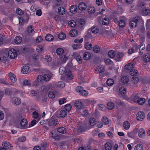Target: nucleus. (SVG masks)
<instances>
[{
  "mask_svg": "<svg viewBox=\"0 0 150 150\" xmlns=\"http://www.w3.org/2000/svg\"><path fill=\"white\" fill-rule=\"evenodd\" d=\"M77 7L75 5L72 6L70 8V11L73 13H74L76 12Z\"/></svg>",
  "mask_w": 150,
  "mask_h": 150,
  "instance_id": "nucleus-28",
  "label": "nucleus"
},
{
  "mask_svg": "<svg viewBox=\"0 0 150 150\" xmlns=\"http://www.w3.org/2000/svg\"><path fill=\"white\" fill-rule=\"evenodd\" d=\"M16 44H19L22 41V38L19 36H17L14 40Z\"/></svg>",
  "mask_w": 150,
  "mask_h": 150,
  "instance_id": "nucleus-35",
  "label": "nucleus"
},
{
  "mask_svg": "<svg viewBox=\"0 0 150 150\" xmlns=\"http://www.w3.org/2000/svg\"><path fill=\"white\" fill-rule=\"evenodd\" d=\"M56 132L54 131H52L51 132V135L50 136L52 138L54 139H56V137H58V136H56Z\"/></svg>",
  "mask_w": 150,
  "mask_h": 150,
  "instance_id": "nucleus-61",
  "label": "nucleus"
},
{
  "mask_svg": "<svg viewBox=\"0 0 150 150\" xmlns=\"http://www.w3.org/2000/svg\"><path fill=\"white\" fill-rule=\"evenodd\" d=\"M56 86L57 87L63 88L64 87L65 84L63 82L59 81L57 83Z\"/></svg>",
  "mask_w": 150,
  "mask_h": 150,
  "instance_id": "nucleus-46",
  "label": "nucleus"
},
{
  "mask_svg": "<svg viewBox=\"0 0 150 150\" xmlns=\"http://www.w3.org/2000/svg\"><path fill=\"white\" fill-rule=\"evenodd\" d=\"M85 48L87 50H90L92 48V44L89 43H87L85 45Z\"/></svg>",
  "mask_w": 150,
  "mask_h": 150,
  "instance_id": "nucleus-52",
  "label": "nucleus"
},
{
  "mask_svg": "<svg viewBox=\"0 0 150 150\" xmlns=\"http://www.w3.org/2000/svg\"><path fill=\"white\" fill-rule=\"evenodd\" d=\"M38 81H49L51 79L50 76L48 74H46L43 76L41 75H38L37 77Z\"/></svg>",
  "mask_w": 150,
  "mask_h": 150,
  "instance_id": "nucleus-2",
  "label": "nucleus"
},
{
  "mask_svg": "<svg viewBox=\"0 0 150 150\" xmlns=\"http://www.w3.org/2000/svg\"><path fill=\"white\" fill-rule=\"evenodd\" d=\"M141 17L140 16H137L133 18L129 23V25L132 28L136 27L137 25V23L141 19Z\"/></svg>",
  "mask_w": 150,
  "mask_h": 150,
  "instance_id": "nucleus-1",
  "label": "nucleus"
},
{
  "mask_svg": "<svg viewBox=\"0 0 150 150\" xmlns=\"http://www.w3.org/2000/svg\"><path fill=\"white\" fill-rule=\"evenodd\" d=\"M105 150H111L112 149V145L111 143L108 142L105 145Z\"/></svg>",
  "mask_w": 150,
  "mask_h": 150,
  "instance_id": "nucleus-31",
  "label": "nucleus"
},
{
  "mask_svg": "<svg viewBox=\"0 0 150 150\" xmlns=\"http://www.w3.org/2000/svg\"><path fill=\"white\" fill-rule=\"evenodd\" d=\"M82 47V46L80 44H75L72 45V47L73 49H76L78 48H81Z\"/></svg>",
  "mask_w": 150,
  "mask_h": 150,
  "instance_id": "nucleus-60",
  "label": "nucleus"
},
{
  "mask_svg": "<svg viewBox=\"0 0 150 150\" xmlns=\"http://www.w3.org/2000/svg\"><path fill=\"white\" fill-rule=\"evenodd\" d=\"M120 93L118 94L119 96L121 97L126 94V90L125 88L124 87H122L119 89Z\"/></svg>",
  "mask_w": 150,
  "mask_h": 150,
  "instance_id": "nucleus-13",
  "label": "nucleus"
},
{
  "mask_svg": "<svg viewBox=\"0 0 150 150\" xmlns=\"http://www.w3.org/2000/svg\"><path fill=\"white\" fill-rule=\"evenodd\" d=\"M139 98H140V97L138 95L136 94L133 96L132 99L135 103H137Z\"/></svg>",
  "mask_w": 150,
  "mask_h": 150,
  "instance_id": "nucleus-36",
  "label": "nucleus"
},
{
  "mask_svg": "<svg viewBox=\"0 0 150 150\" xmlns=\"http://www.w3.org/2000/svg\"><path fill=\"white\" fill-rule=\"evenodd\" d=\"M82 116L84 117L89 115V113L88 110H83L81 113Z\"/></svg>",
  "mask_w": 150,
  "mask_h": 150,
  "instance_id": "nucleus-37",
  "label": "nucleus"
},
{
  "mask_svg": "<svg viewBox=\"0 0 150 150\" xmlns=\"http://www.w3.org/2000/svg\"><path fill=\"white\" fill-rule=\"evenodd\" d=\"M83 88L81 86H77L76 88V91L79 92V93L81 92V91L83 90Z\"/></svg>",
  "mask_w": 150,
  "mask_h": 150,
  "instance_id": "nucleus-63",
  "label": "nucleus"
},
{
  "mask_svg": "<svg viewBox=\"0 0 150 150\" xmlns=\"http://www.w3.org/2000/svg\"><path fill=\"white\" fill-rule=\"evenodd\" d=\"M110 20L108 18H105L102 21V24L105 25H108L109 23Z\"/></svg>",
  "mask_w": 150,
  "mask_h": 150,
  "instance_id": "nucleus-34",
  "label": "nucleus"
},
{
  "mask_svg": "<svg viewBox=\"0 0 150 150\" xmlns=\"http://www.w3.org/2000/svg\"><path fill=\"white\" fill-rule=\"evenodd\" d=\"M78 8L79 10L81 11L84 10L86 8V5L85 3L81 2L79 4Z\"/></svg>",
  "mask_w": 150,
  "mask_h": 150,
  "instance_id": "nucleus-16",
  "label": "nucleus"
},
{
  "mask_svg": "<svg viewBox=\"0 0 150 150\" xmlns=\"http://www.w3.org/2000/svg\"><path fill=\"white\" fill-rule=\"evenodd\" d=\"M67 111L65 110L62 109L59 112V115L61 117H64L67 115Z\"/></svg>",
  "mask_w": 150,
  "mask_h": 150,
  "instance_id": "nucleus-21",
  "label": "nucleus"
},
{
  "mask_svg": "<svg viewBox=\"0 0 150 150\" xmlns=\"http://www.w3.org/2000/svg\"><path fill=\"white\" fill-rule=\"evenodd\" d=\"M2 145L4 147V148L6 149V150H10L12 147V145L8 142H3L2 143Z\"/></svg>",
  "mask_w": 150,
  "mask_h": 150,
  "instance_id": "nucleus-11",
  "label": "nucleus"
},
{
  "mask_svg": "<svg viewBox=\"0 0 150 150\" xmlns=\"http://www.w3.org/2000/svg\"><path fill=\"white\" fill-rule=\"evenodd\" d=\"M143 148V147L142 144H139L135 146L134 150H142Z\"/></svg>",
  "mask_w": 150,
  "mask_h": 150,
  "instance_id": "nucleus-39",
  "label": "nucleus"
},
{
  "mask_svg": "<svg viewBox=\"0 0 150 150\" xmlns=\"http://www.w3.org/2000/svg\"><path fill=\"white\" fill-rule=\"evenodd\" d=\"M71 106L70 104H68L64 106V108L66 111H69L71 108Z\"/></svg>",
  "mask_w": 150,
  "mask_h": 150,
  "instance_id": "nucleus-58",
  "label": "nucleus"
},
{
  "mask_svg": "<svg viewBox=\"0 0 150 150\" xmlns=\"http://www.w3.org/2000/svg\"><path fill=\"white\" fill-rule=\"evenodd\" d=\"M115 102L118 105H124V103L123 102L121 101L119 99H115Z\"/></svg>",
  "mask_w": 150,
  "mask_h": 150,
  "instance_id": "nucleus-56",
  "label": "nucleus"
},
{
  "mask_svg": "<svg viewBox=\"0 0 150 150\" xmlns=\"http://www.w3.org/2000/svg\"><path fill=\"white\" fill-rule=\"evenodd\" d=\"M16 11L17 14L20 15H22L24 14V12L19 8L17 9Z\"/></svg>",
  "mask_w": 150,
  "mask_h": 150,
  "instance_id": "nucleus-64",
  "label": "nucleus"
},
{
  "mask_svg": "<svg viewBox=\"0 0 150 150\" xmlns=\"http://www.w3.org/2000/svg\"><path fill=\"white\" fill-rule=\"evenodd\" d=\"M34 27L32 25H30L28 27L27 31L28 33H31L34 31Z\"/></svg>",
  "mask_w": 150,
  "mask_h": 150,
  "instance_id": "nucleus-55",
  "label": "nucleus"
},
{
  "mask_svg": "<svg viewBox=\"0 0 150 150\" xmlns=\"http://www.w3.org/2000/svg\"><path fill=\"white\" fill-rule=\"evenodd\" d=\"M11 103L15 105H18L21 103V99L19 98L14 97L12 99Z\"/></svg>",
  "mask_w": 150,
  "mask_h": 150,
  "instance_id": "nucleus-4",
  "label": "nucleus"
},
{
  "mask_svg": "<svg viewBox=\"0 0 150 150\" xmlns=\"http://www.w3.org/2000/svg\"><path fill=\"white\" fill-rule=\"evenodd\" d=\"M105 70V67L103 66H98L96 68L95 71H97V73L100 74V76H101L102 74Z\"/></svg>",
  "mask_w": 150,
  "mask_h": 150,
  "instance_id": "nucleus-8",
  "label": "nucleus"
},
{
  "mask_svg": "<svg viewBox=\"0 0 150 150\" xmlns=\"http://www.w3.org/2000/svg\"><path fill=\"white\" fill-rule=\"evenodd\" d=\"M118 22L119 26L120 27H123L125 25V23L124 20H120Z\"/></svg>",
  "mask_w": 150,
  "mask_h": 150,
  "instance_id": "nucleus-43",
  "label": "nucleus"
},
{
  "mask_svg": "<svg viewBox=\"0 0 150 150\" xmlns=\"http://www.w3.org/2000/svg\"><path fill=\"white\" fill-rule=\"evenodd\" d=\"M145 117V114L143 111L138 112L137 115V120L142 121Z\"/></svg>",
  "mask_w": 150,
  "mask_h": 150,
  "instance_id": "nucleus-7",
  "label": "nucleus"
},
{
  "mask_svg": "<svg viewBox=\"0 0 150 150\" xmlns=\"http://www.w3.org/2000/svg\"><path fill=\"white\" fill-rule=\"evenodd\" d=\"M129 73L131 75L134 76L137 74L138 73V71L137 70H134V71H133V69H132V70H131L130 71Z\"/></svg>",
  "mask_w": 150,
  "mask_h": 150,
  "instance_id": "nucleus-59",
  "label": "nucleus"
},
{
  "mask_svg": "<svg viewBox=\"0 0 150 150\" xmlns=\"http://www.w3.org/2000/svg\"><path fill=\"white\" fill-rule=\"evenodd\" d=\"M18 121H20L21 120L20 124L23 129H25L26 126L28 123L27 120L25 119H22V117H20L18 119Z\"/></svg>",
  "mask_w": 150,
  "mask_h": 150,
  "instance_id": "nucleus-6",
  "label": "nucleus"
},
{
  "mask_svg": "<svg viewBox=\"0 0 150 150\" xmlns=\"http://www.w3.org/2000/svg\"><path fill=\"white\" fill-rule=\"evenodd\" d=\"M45 39L47 41H51L53 40L54 37L52 35L48 34L46 36Z\"/></svg>",
  "mask_w": 150,
  "mask_h": 150,
  "instance_id": "nucleus-26",
  "label": "nucleus"
},
{
  "mask_svg": "<svg viewBox=\"0 0 150 150\" xmlns=\"http://www.w3.org/2000/svg\"><path fill=\"white\" fill-rule=\"evenodd\" d=\"M114 82V80L110 79H108L106 81L107 85L109 86H111L113 85Z\"/></svg>",
  "mask_w": 150,
  "mask_h": 150,
  "instance_id": "nucleus-47",
  "label": "nucleus"
},
{
  "mask_svg": "<svg viewBox=\"0 0 150 150\" xmlns=\"http://www.w3.org/2000/svg\"><path fill=\"white\" fill-rule=\"evenodd\" d=\"M92 33L96 34L98 33L99 31V28L97 27H93L91 29H90Z\"/></svg>",
  "mask_w": 150,
  "mask_h": 150,
  "instance_id": "nucleus-24",
  "label": "nucleus"
},
{
  "mask_svg": "<svg viewBox=\"0 0 150 150\" xmlns=\"http://www.w3.org/2000/svg\"><path fill=\"white\" fill-rule=\"evenodd\" d=\"M68 24L71 27L74 28L76 26V23L74 21H71L68 22Z\"/></svg>",
  "mask_w": 150,
  "mask_h": 150,
  "instance_id": "nucleus-57",
  "label": "nucleus"
},
{
  "mask_svg": "<svg viewBox=\"0 0 150 150\" xmlns=\"http://www.w3.org/2000/svg\"><path fill=\"white\" fill-rule=\"evenodd\" d=\"M8 76L11 81L13 83H15L16 81V78L15 75L12 73L10 72L8 73Z\"/></svg>",
  "mask_w": 150,
  "mask_h": 150,
  "instance_id": "nucleus-14",
  "label": "nucleus"
},
{
  "mask_svg": "<svg viewBox=\"0 0 150 150\" xmlns=\"http://www.w3.org/2000/svg\"><path fill=\"white\" fill-rule=\"evenodd\" d=\"M108 56L111 58H113L114 57H115V55L116 54L115 52L113 50H110V51L108 52Z\"/></svg>",
  "mask_w": 150,
  "mask_h": 150,
  "instance_id": "nucleus-33",
  "label": "nucleus"
},
{
  "mask_svg": "<svg viewBox=\"0 0 150 150\" xmlns=\"http://www.w3.org/2000/svg\"><path fill=\"white\" fill-rule=\"evenodd\" d=\"M70 34L71 37H74L77 35V30L75 29H73L71 30L70 32Z\"/></svg>",
  "mask_w": 150,
  "mask_h": 150,
  "instance_id": "nucleus-45",
  "label": "nucleus"
},
{
  "mask_svg": "<svg viewBox=\"0 0 150 150\" xmlns=\"http://www.w3.org/2000/svg\"><path fill=\"white\" fill-rule=\"evenodd\" d=\"M48 124L49 126L52 127L57 125L58 124V122L57 120L55 119L54 118H51L49 120Z\"/></svg>",
  "mask_w": 150,
  "mask_h": 150,
  "instance_id": "nucleus-5",
  "label": "nucleus"
},
{
  "mask_svg": "<svg viewBox=\"0 0 150 150\" xmlns=\"http://www.w3.org/2000/svg\"><path fill=\"white\" fill-rule=\"evenodd\" d=\"M59 70V72L61 75L65 74L66 71L65 68L63 67H60Z\"/></svg>",
  "mask_w": 150,
  "mask_h": 150,
  "instance_id": "nucleus-41",
  "label": "nucleus"
},
{
  "mask_svg": "<svg viewBox=\"0 0 150 150\" xmlns=\"http://www.w3.org/2000/svg\"><path fill=\"white\" fill-rule=\"evenodd\" d=\"M121 81L123 83H127L129 81L128 78L126 76H123L121 79Z\"/></svg>",
  "mask_w": 150,
  "mask_h": 150,
  "instance_id": "nucleus-38",
  "label": "nucleus"
},
{
  "mask_svg": "<svg viewBox=\"0 0 150 150\" xmlns=\"http://www.w3.org/2000/svg\"><path fill=\"white\" fill-rule=\"evenodd\" d=\"M57 131L58 132L62 134L67 133L66 129L63 127H59L57 128Z\"/></svg>",
  "mask_w": 150,
  "mask_h": 150,
  "instance_id": "nucleus-17",
  "label": "nucleus"
},
{
  "mask_svg": "<svg viewBox=\"0 0 150 150\" xmlns=\"http://www.w3.org/2000/svg\"><path fill=\"white\" fill-rule=\"evenodd\" d=\"M58 12L60 15H62L65 13V9L63 7H59L58 9Z\"/></svg>",
  "mask_w": 150,
  "mask_h": 150,
  "instance_id": "nucleus-40",
  "label": "nucleus"
},
{
  "mask_svg": "<svg viewBox=\"0 0 150 150\" xmlns=\"http://www.w3.org/2000/svg\"><path fill=\"white\" fill-rule=\"evenodd\" d=\"M96 119L92 117L89 120V123L91 126H94L96 124Z\"/></svg>",
  "mask_w": 150,
  "mask_h": 150,
  "instance_id": "nucleus-29",
  "label": "nucleus"
},
{
  "mask_svg": "<svg viewBox=\"0 0 150 150\" xmlns=\"http://www.w3.org/2000/svg\"><path fill=\"white\" fill-rule=\"evenodd\" d=\"M83 56L85 60H88L90 58L91 55L89 53L87 52L83 53Z\"/></svg>",
  "mask_w": 150,
  "mask_h": 150,
  "instance_id": "nucleus-22",
  "label": "nucleus"
},
{
  "mask_svg": "<svg viewBox=\"0 0 150 150\" xmlns=\"http://www.w3.org/2000/svg\"><path fill=\"white\" fill-rule=\"evenodd\" d=\"M145 131L143 129L141 128L139 129L138 135L139 137L142 138L145 136Z\"/></svg>",
  "mask_w": 150,
  "mask_h": 150,
  "instance_id": "nucleus-12",
  "label": "nucleus"
},
{
  "mask_svg": "<svg viewBox=\"0 0 150 150\" xmlns=\"http://www.w3.org/2000/svg\"><path fill=\"white\" fill-rule=\"evenodd\" d=\"M65 76L69 80H71L72 78V73L69 70L66 71L65 73Z\"/></svg>",
  "mask_w": 150,
  "mask_h": 150,
  "instance_id": "nucleus-20",
  "label": "nucleus"
},
{
  "mask_svg": "<svg viewBox=\"0 0 150 150\" xmlns=\"http://www.w3.org/2000/svg\"><path fill=\"white\" fill-rule=\"evenodd\" d=\"M142 12L144 15H149L150 16V9L146 8H144L142 10Z\"/></svg>",
  "mask_w": 150,
  "mask_h": 150,
  "instance_id": "nucleus-25",
  "label": "nucleus"
},
{
  "mask_svg": "<svg viewBox=\"0 0 150 150\" xmlns=\"http://www.w3.org/2000/svg\"><path fill=\"white\" fill-rule=\"evenodd\" d=\"M58 37L60 39L62 40L65 38L66 36L64 33H61L58 34Z\"/></svg>",
  "mask_w": 150,
  "mask_h": 150,
  "instance_id": "nucleus-53",
  "label": "nucleus"
},
{
  "mask_svg": "<svg viewBox=\"0 0 150 150\" xmlns=\"http://www.w3.org/2000/svg\"><path fill=\"white\" fill-rule=\"evenodd\" d=\"M74 106L78 109H81L82 108L83 104L81 101H76L74 103Z\"/></svg>",
  "mask_w": 150,
  "mask_h": 150,
  "instance_id": "nucleus-18",
  "label": "nucleus"
},
{
  "mask_svg": "<svg viewBox=\"0 0 150 150\" xmlns=\"http://www.w3.org/2000/svg\"><path fill=\"white\" fill-rule=\"evenodd\" d=\"M55 93L52 91H50L48 94V96L50 98H54L55 97Z\"/></svg>",
  "mask_w": 150,
  "mask_h": 150,
  "instance_id": "nucleus-51",
  "label": "nucleus"
},
{
  "mask_svg": "<svg viewBox=\"0 0 150 150\" xmlns=\"http://www.w3.org/2000/svg\"><path fill=\"white\" fill-rule=\"evenodd\" d=\"M26 139V137L25 136H22L18 139V141L19 142H23L25 141Z\"/></svg>",
  "mask_w": 150,
  "mask_h": 150,
  "instance_id": "nucleus-62",
  "label": "nucleus"
},
{
  "mask_svg": "<svg viewBox=\"0 0 150 150\" xmlns=\"http://www.w3.org/2000/svg\"><path fill=\"white\" fill-rule=\"evenodd\" d=\"M8 54L10 58L14 59L17 56L16 51L14 49H11L8 51Z\"/></svg>",
  "mask_w": 150,
  "mask_h": 150,
  "instance_id": "nucleus-3",
  "label": "nucleus"
},
{
  "mask_svg": "<svg viewBox=\"0 0 150 150\" xmlns=\"http://www.w3.org/2000/svg\"><path fill=\"white\" fill-rule=\"evenodd\" d=\"M93 50L94 52L98 53L100 51V47L98 45H96L94 47Z\"/></svg>",
  "mask_w": 150,
  "mask_h": 150,
  "instance_id": "nucleus-54",
  "label": "nucleus"
},
{
  "mask_svg": "<svg viewBox=\"0 0 150 150\" xmlns=\"http://www.w3.org/2000/svg\"><path fill=\"white\" fill-rule=\"evenodd\" d=\"M124 56V54L122 52H118L117 53L115 57V59L117 61H120L122 58Z\"/></svg>",
  "mask_w": 150,
  "mask_h": 150,
  "instance_id": "nucleus-9",
  "label": "nucleus"
},
{
  "mask_svg": "<svg viewBox=\"0 0 150 150\" xmlns=\"http://www.w3.org/2000/svg\"><path fill=\"white\" fill-rule=\"evenodd\" d=\"M139 81V79L137 77L133 76L132 79V82L134 84H137Z\"/></svg>",
  "mask_w": 150,
  "mask_h": 150,
  "instance_id": "nucleus-44",
  "label": "nucleus"
},
{
  "mask_svg": "<svg viewBox=\"0 0 150 150\" xmlns=\"http://www.w3.org/2000/svg\"><path fill=\"white\" fill-rule=\"evenodd\" d=\"M21 71L22 73L24 74H27L30 71V67L28 65H25L22 68Z\"/></svg>",
  "mask_w": 150,
  "mask_h": 150,
  "instance_id": "nucleus-10",
  "label": "nucleus"
},
{
  "mask_svg": "<svg viewBox=\"0 0 150 150\" xmlns=\"http://www.w3.org/2000/svg\"><path fill=\"white\" fill-rule=\"evenodd\" d=\"M108 108L109 110H112L114 108L115 105L112 102H109L107 103Z\"/></svg>",
  "mask_w": 150,
  "mask_h": 150,
  "instance_id": "nucleus-27",
  "label": "nucleus"
},
{
  "mask_svg": "<svg viewBox=\"0 0 150 150\" xmlns=\"http://www.w3.org/2000/svg\"><path fill=\"white\" fill-rule=\"evenodd\" d=\"M133 64L131 63H129L125 66V68L126 69L131 71L133 69Z\"/></svg>",
  "mask_w": 150,
  "mask_h": 150,
  "instance_id": "nucleus-30",
  "label": "nucleus"
},
{
  "mask_svg": "<svg viewBox=\"0 0 150 150\" xmlns=\"http://www.w3.org/2000/svg\"><path fill=\"white\" fill-rule=\"evenodd\" d=\"M146 102L145 98H140L137 103L139 105H142L144 104Z\"/></svg>",
  "mask_w": 150,
  "mask_h": 150,
  "instance_id": "nucleus-42",
  "label": "nucleus"
},
{
  "mask_svg": "<svg viewBox=\"0 0 150 150\" xmlns=\"http://www.w3.org/2000/svg\"><path fill=\"white\" fill-rule=\"evenodd\" d=\"M143 61L144 62L150 61V53H146L144 55L143 57Z\"/></svg>",
  "mask_w": 150,
  "mask_h": 150,
  "instance_id": "nucleus-19",
  "label": "nucleus"
},
{
  "mask_svg": "<svg viewBox=\"0 0 150 150\" xmlns=\"http://www.w3.org/2000/svg\"><path fill=\"white\" fill-rule=\"evenodd\" d=\"M84 131V130L83 127L80 126L77 128L76 130H75L74 131V133L75 135H78L82 132Z\"/></svg>",
  "mask_w": 150,
  "mask_h": 150,
  "instance_id": "nucleus-15",
  "label": "nucleus"
},
{
  "mask_svg": "<svg viewBox=\"0 0 150 150\" xmlns=\"http://www.w3.org/2000/svg\"><path fill=\"white\" fill-rule=\"evenodd\" d=\"M64 50L61 48H59L56 50V52L57 54L59 55H62L64 53Z\"/></svg>",
  "mask_w": 150,
  "mask_h": 150,
  "instance_id": "nucleus-49",
  "label": "nucleus"
},
{
  "mask_svg": "<svg viewBox=\"0 0 150 150\" xmlns=\"http://www.w3.org/2000/svg\"><path fill=\"white\" fill-rule=\"evenodd\" d=\"M0 83L6 85H9V84L6 81V80L4 79V78L0 79Z\"/></svg>",
  "mask_w": 150,
  "mask_h": 150,
  "instance_id": "nucleus-48",
  "label": "nucleus"
},
{
  "mask_svg": "<svg viewBox=\"0 0 150 150\" xmlns=\"http://www.w3.org/2000/svg\"><path fill=\"white\" fill-rule=\"evenodd\" d=\"M88 11L90 14L94 13L96 11L95 8L94 7H89L88 9Z\"/></svg>",
  "mask_w": 150,
  "mask_h": 150,
  "instance_id": "nucleus-50",
  "label": "nucleus"
},
{
  "mask_svg": "<svg viewBox=\"0 0 150 150\" xmlns=\"http://www.w3.org/2000/svg\"><path fill=\"white\" fill-rule=\"evenodd\" d=\"M101 120L105 125H108L109 123V120L107 117H103L102 118Z\"/></svg>",
  "mask_w": 150,
  "mask_h": 150,
  "instance_id": "nucleus-32",
  "label": "nucleus"
},
{
  "mask_svg": "<svg viewBox=\"0 0 150 150\" xmlns=\"http://www.w3.org/2000/svg\"><path fill=\"white\" fill-rule=\"evenodd\" d=\"M123 126L125 129L127 130L129 128L130 123L128 121H125L123 123Z\"/></svg>",
  "mask_w": 150,
  "mask_h": 150,
  "instance_id": "nucleus-23",
  "label": "nucleus"
}]
</instances>
